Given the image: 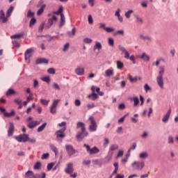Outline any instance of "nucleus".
I'll use <instances>...</instances> for the list:
<instances>
[{
	"mask_svg": "<svg viewBox=\"0 0 178 178\" xmlns=\"http://www.w3.org/2000/svg\"><path fill=\"white\" fill-rule=\"evenodd\" d=\"M76 129H81V131H79L76 134L77 141H83L87 136H88V132L86 131V124L84 122H78L76 124Z\"/></svg>",
	"mask_w": 178,
	"mask_h": 178,
	"instance_id": "nucleus-1",
	"label": "nucleus"
},
{
	"mask_svg": "<svg viewBox=\"0 0 178 178\" xmlns=\"http://www.w3.org/2000/svg\"><path fill=\"white\" fill-rule=\"evenodd\" d=\"M118 49H120V51H121L122 54H124V58H125V59L131 60V61L134 63V65H136V57L134 56V55L130 56V54L129 53V51H127L126 50V48H124V47L122 45L118 46Z\"/></svg>",
	"mask_w": 178,
	"mask_h": 178,
	"instance_id": "nucleus-2",
	"label": "nucleus"
},
{
	"mask_svg": "<svg viewBox=\"0 0 178 178\" xmlns=\"http://www.w3.org/2000/svg\"><path fill=\"white\" fill-rule=\"evenodd\" d=\"M163 73H165V68L163 67H160V71L159 72V75L156 77V81L158 86L160 87V88H163Z\"/></svg>",
	"mask_w": 178,
	"mask_h": 178,
	"instance_id": "nucleus-3",
	"label": "nucleus"
},
{
	"mask_svg": "<svg viewBox=\"0 0 178 178\" xmlns=\"http://www.w3.org/2000/svg\"><path fill=\"white\" fill-rule=\"evenodd\" d=\"M65 131H66V127H64L60 130H58L56 131L55 134L56 136V141H59L60 143H62L63 138L66 136V135L65 134Z\"/></svg>",
	"mask_w": 178,
	"mask_h": 178,
	"instance_id": "nucleus-4",
	"label": "nucleus"
},
{
	"mask_svg": "<svg viewBox=\"0 0 178 178\" xmlns=\"http://www.w3.org/2000/svg\"><path fill=\"white\" fill-rule=\"evenodd\" d=\"M131 166L134 170H143L145 166V163L144 161H135L132 163Z\"/></svg>",
	"mask_w": 178,
	"mask_h": 178,
	"instance_id": "nucleus-5",
	"label": "nucleus"
},
{
	"mask_svg": "<svg viewBox=\"0 0 178 178\" xmlns=\"http://www.w3.org/2000/svg\"><path fill=\"white\" fill-rule=\"evenodd\" d=\"M44 0H40L36 5V8H40V9L37 12L38 16H41V15L44 13V9L47 8V4H44Z\"/></svg>",
	"mask_w": 178,
	"mask_h": 178,
	"instance_id": "nucleus-6",
	"label": "nucleus"
},
{
	"mask_svg": "<svg viewBox=\"0 0 178 178\" xmlns=\"http://www.w3.org/2000/svg\"><path fill=\"white\" fill-rule=\"evenodd\" d=\"M88 120L90 122V124L89 126L90 131H97V127H98V125H97V122L95 121V119H94V117H89Z\"/></svg>",
	"mask_w": 178,
	"mask_h": 178,
	"instance_id": "nucleus-7",
	"label": "nucleus"
},
{
	"mask_svg": "<svg viewBox=\"0 0 178 178\" xmlns=\"http://www.w3.org/2000/svg\"><path fill=\"white\" fill-rule=\"evenodd\" d=\"M83 147L86 148V151L88 154H90V155H93L94 154H98L99 152V149H98V147H97L96 146L91 148L90 145L84 144Z\"/></svg>",
	"mask_w": 178,
	"mask_h": 178,
	"instance_id": "nucleus-8",
	"label": "nucleus"
},
{
	"mask_svg": "<svg viewBox=\"0 0 178 178\" xmlns=\"http://www.w3.org/2000/svg\"><path fill=\"white\" fill-rule=\"evenodd\" d=\"M65 150L67 152L68 156H72V155H74V154H76L77 152V150H76L72 145H66Z\"/></svg>",
	"mask_w": 178,
	"mask_h": 178,
	"instance_id": "nucleus-9",
	"label": "nucleus"
},
{
	"mask_svg": "<svg viewBox=\"0 0 178 178\" xmlns=\"http://www.w3.org/2000/svg\"><path fill=\"white\" fill-rule=\"evenodd\" d=\"M15 140L18 141V143H27V141H29V134H20L15 137Z\"/></svg>",
	"mask_w": 178,
	"mask_h": 178,
	"instance_id": "nucleus-10",
	"label": "nucleus"
},
{
	"mask_svg": "<svg viewBox=\"0 0 178 178\" xmlns=\"http://www.w3.org/2000/svg\"><path fill=\"white\" fill-rule=\"evenodd\" d=\"M60 102V99H54L51 106H50V113L52 115H56V106H58V104Z\"/></svg>",
	"mask_w": 178,
	"mask_h": 178,
	"instance_id": "nucleus-11",
	"label": "nucleus"
},
{
	"mask_svg": "<svg viewBox=\"0 0 178 178\" xmlns=\"http://www.w3.org/2000/svg\"><path fill=\"white\" fill-rule=\"evenodd\" d=\"M58 17H56V15H53L51 18H49L48 19V23L47 25H45L44 29L46 30H48V29H51L52 27V25L54 24V22H57Z\"/></svg>",
	"mask_w": 178,
	"mask_h": 178,
	"instance_id": "nucleus-12",
	"label": "nucleus"
},
{
	"mask_svg": "<svg viewBox=\"0 0 178 178\" xmlns=\"http://www.w3.org/2000/svg\"><path fill=\"white\" fill-rule=\"evenodd\" d=\"M33 54H34V47L26 49L24 53L25 60H29V59H30L31 56H33Z\"/></svg>",
	"mask_w": 178,
	"mask_h": 178,
	"instance_id": "nucleus-13",
	"label": "nucleus"
},
{
	"mask_svg": "<svg viewBox=\"0 0 178 178\" xmlns=\"http://www.w3.org/2000/svg\"><path fill=\"white\" fill-rule=\"evenodd\" d=\"M99 29H103L106 33H112L115 31V29L106 26V24L104 22L99 24Z\"/></svg>",
	"mask_w": 178,
	"mask_h": 178,
	"instance_id": "nucleus-14",
	"label": "nucleus"
},
{
	"mask_svg": "<svg viewBox=\"0 0 178 178\" xmlns=\"http://www.w3.org/2000/svg\"><path fill=\"white\" fill-rule=\"evenodd\" d=\"M75 74H77V76H84L85 73V69L83 65H79L76 67L74 70Z\"/></svg>",
	"mask_w": 178,
	"mask_h": 178,
	"instance_id": "nucleus-15",
	"label": "nucleus"
},
{
	"mask_svg": "<svg viewBox=\"0 0 178 178\" xmlns=\"http://www.w3.org/2000/svg\"><path fill=\"white\" fill-rule=\"evenodd\" d=\"M65 172L67 173V175H70L74 172V168H73V163H68L67 164Z\"/></svg>",
	"mask_w": 178,
	"mask_h": 178,
	"instance_id": "nucleus-16",
	"label": "nucleus"
},
{
	"mask_svg": "<svg viewBox=\"0 0 178 178\" xmlns=\"http://www.w3.org/2000/svg\"><path fill=\"white\" fill-rule=\"evenodd\" d=\"M139 38L140 40H143V41H147L148 42H152V37H151V35H144L143 33H140L139 35Z\"/></svg>",
	"mask_w": 178,
	"mask_h": 178,
	"instance_id": "nucleus-17",
	"label": "nucleus"
},
{
	"mask_svg": "<svg viewBox=\"0 0 178 178\" xmlns=\"http://www.w3.org/2000/svg\"><path fill=\"white\" fill-rule=\"evenodd\" d=\"M171 113H172V108H169L168 112L166 113V114L165 115H163V117L162 118L163 123H168V122L169 121V119L170 118Z\"/></svg>",
	"mask_w": 178,
	"mask_h": 178,
	"instance_id": "nucleus-18",
	"label": "nucleus"
},
{
	"mask_svg": "<svg viewBox=\"0 0 178 178\" xmlns=\"http://www.w3.org/2000/svg\"><path fill=\"white\" fill-rule=\"evenodd\" d=\"M40 123L41 122L40 121H31L27 124V127H29V129H33L34 127H36V126H40Z\"/></svg>",
	"mask_w": 178,
	"mask_h": 178,
	"instance_id": "nucleus-19",
	"label": "nucleus"
},
{
	"mask_svg": "<svg viewBox=\"0 0 178 178\" xmlns=\"http://www.w3.org/2000/svg\"><path fill=\"white\" fill-rule=\"evenodd\" d=\"M10 127L8 131V136L10 137V136H13V133L15 132V125L13 122L9 123Z\"/></svg>",
	"mask_w": 178,
	"mask_h": 178,
	"instance_id": "nucleus-20",
	"label": "nucleus"
},
{
	"mask_svg": "<svg viewBox=\"0 0 178 178\" xmlns=\"http://www.w3.org/2000/svg\"><path fill=\"white\" fill-rule=\"evenodd\" d=\"M48 62H49V60H47L46 58H40L36 60L35 64L36 65H42V63H44L45 65H48Z\"/></svg>",
	"mask_w": 178,
	"mask_h": 178,
	"instance_id": "nucleus-21",
	"label": "nucleus"
},
{
	"mask_svg": "<svg viewBox=\"0 0 178 178\" xmlns=\"http://www.w3.org/2000/svg\"><path fill=\"white\" fill-rule=\"evenodd\" d=\"M113 156V153L108 152L107 156L104 158L105 161L104 163H109V162L112 161Z\"/></svg>",
	"mask_w": 178,
	"mask_h": 178,
	"instance_id": "nucleus-22",
	"label": "nucleus"
},
{
	"mask_svg": "<svg viewBox=\"0 0 178 178\" xmlns=\"http://www.w3.org/2000/svg\"><path fill=\"white\" fill-rule=\"evenodd\" d=\"M140 59H143L145 62L149 61V56L145 53H143L141 56H139Z\"/></svg>",
	"mask_w": 178,
	"mask_h": 178,
	"instance_id": "nucleus-23",
	"label": "nucleus"
},
{
	"mask_svg": "<svg viewBox=\"0 0 178 178\" xmlns=\"http://www.w3.org/2000/svg\"><path fill=\"white\" fill-rule=\"evenodd\" d=\"M115 16H117L119 22H120V23L123 22V17L120 16V9L118 8L115 13Z\"/></svg>",
	"mask_w": 178,
	"mask_h": 178,
	"instance_id": "nucleus-24",
	"label": "nucleus"
},
{
	"mask_svg": "<svg viewBox=\"0 0 178 178\" xmlns=\"http://www.w3.org/2000/svg\"><path fill=\"white\" fill-rule=\"evenodd\" d=\"M93 49L94 51L98 49V51H101V49H102V44H101V42H95V44L93 47Z\"/></svg>",
	"mask_w": 178,
	"mask_h": 178,
	"instance_id": "nucleus-25",
	"label": "nucleus"
},
{
	"mask_svg": "<svg viewBox=\"0 0 178 178\" xmlns=\"http://www.w3.org/2000/svg\"><path fill=\"white\" fill-rule=\"evenodd\" d=\"M67 35L68 37H74L76 35V27L72 28L71 31H68Z\"/></svg>",
	"mask_w": 178,
	"mask_h": 178,
	"instance_id": "nucleus-26",
	"label": "nucleus"
},
{
	"mask_svg": "<svg viewBox=\"0 0 178 178\" xmlns=\"http://www.w3.org/2000/svg\"><path fill=\"white\" fill-rule=\"evenodd\" d=\"M65 23H66L65 15L60 14V22L59 27H63V26H65Z\"/></svg>",
	"mask_w": 178,
	"mask_h": 178,
	"instance_id": "nucleus-27",
	"label": "nucleus"
},
{
	"mask_svg": "<svg viewBox=\"0 0 178 178\" xmlns=\"http://www.w3.org/2000/svg\"><path fill=\"white\" fill-rule=\"evenodd\" d=\"M116 149H119V145L116 144L112 145L109 148L108 152L113 154V151H116Z\"/></svg>",
	"mask_w": 178,
	"mask_h": 178,
	"instance_id": "nucleus-28",
	"label": "nucleus"
},
{
	"mask_svg": "<svg viewBox=\"0 0 178 178\" xmlns=\"http://www.w3.org/2000/svg\"><path fill=\"white\" fill-rule=\"evenodd\" d=\"M88 98H90L92 101H95V99H98L99 97L97 93L92 92L90 95H88Z\"/></svg>",
	"mask_w": 178,
	"mask_h": 178,
	"instance_id": "nucleus-29",
	"label": "nucleus"
},
{
	"mask_svg": "<svg viewBox=\"0 0 178 178\" xmlns=\"http://www.w3.org/2000/svg\"><path fill=\"white\" fill-rule=\"evenodd\" d=\"M25 178H34V172L31 170H28L25 173Z\"/></svg>",
	"mask_w": 178,
	"mask_h": 178,
	"instance_id": "nucleus-30",
	"label": "nucleus"
},
{
	"mask_svg": "<svg viewBox=\"0 0 178 178\" xmlns=\"http://www.w3.org/2000/svg\"><path fill=\"white\" fill-rule=\"evenodd\" d=\"M113 76V70H106L105 72V76L106 77H112Z\"/></svg>",
	"mask_w": 178,
	"mask_h": 178,
	"instance_id": "nucleus-31",
	"label": "nucleus"
},
{
	"mask_svg": "<svg viewBox=\"0 0 178 178\" xmlns=\"http://www.w3.org/2000/svg\"><path fill=\"white\" fill-rule=\"evenodd\" d=\"M135 17L136 19V22L138 23V24H144V19L142 17L136 15Z\"/></svg>",
	"mask_w": 178,
	"mask_h": 178,
	"instance_id": "nucleus-32",
	"label": "nucleus"
},
{
	"mask_svg": "<svg viewBox=\"0 0 178 178\" xmlns=\"http://www.w3.org/2000/svg\"><path fill=\"white\" fill-rule=\"evenodd\" d=\"M148 158V153L146 152H143L139 154L140 159H147Z\"/></svg>",
	"mask_w": 178,
	"mask_h": 178,
	"instance_id": "nucleus-33",
	"label": "nucleus"
},
{
	"mask_svg": "<svg viewBox=\"0 0 178 178\" xmlns=\"http://www.w3.org/2000/svg\"><path fill=\"white\" fill-rule=\"evenodd\" d=\"M13 9L15 8L13 6H10L6 11V16L7 17H10V15H12V12H13Z\"/></svg>",
	"mask_w": 178,
	"mask_h": 178,
	"instance_id": "nucleus-34",
	"label": "nucleus"
},
{
	"mask_svg": "<svg viewBox=\"0 0 178 178\" xmlns=\"http://www.w3.org/2000/svg\"><path fill=\"white\" fill-rule=\"evenodd\" d=\"M132 100L134 101V106H138V104H140V99H138V97H134L132 98Z\"/></svg>",
	"mask_w": 178,
	"mask_h": 178,
	"instance_id": "nucleus-35",
	"label": "nucleus"
},
{
	"mask_svg": "<svg viewBox=\"0 0 178 178\" xmlns=\"http://www.w3.org/2000/svg\"><path fill=\"white\" fill-rule=\"evenodd\" d=\"M45 127H47V122L43 123L40 127H39L37 129L38 133H41Z\"/></svg>",
	"mask_w": 178,
	"mask_h": 178,
	"instance_id": "nucleus-36",
	"label": "nucleus"
},
{
	"mask_svg": "<svg viewBox=\"0 0 178 178\" xmlns=\"http://www.w3.org/2000/svg\"><path fill=\"white\" fill-rule=\"evenodd\" d=\"M15 113L14 110L11 111L10 113H6V112L4 113L5 118H11V116H15Z\"/></svg>",
	"mask_w": 178,
	"mask_h": 178,
	"instance_id": "nucleus-37",
	"label": "nucleus"
},
{
	"mask_svg": "<svg viewBox=\"0 0 178 178\" xmlns=\"http://www.w3.org/2000/svg\"><path fill=\"white\" fill-rule=\"evenodd\" d=\"M47 177V174L45 172H42V176L40 174H33V178H45Z\"/></svg>",
	"mask_w": 178,
	"mask_h": 178,
	"instance_id": "nucleus-38",
	"label": "nucleus"
},
{
	"mask_svg": "<svg viewBox=\"0 0 178 178\" xmlns=\"http://www.w3.org/2000/svg\"><path fill=\"white\" fill-rule=\"evenodd\" d=\"M30 101H33V97H31V95H29L26 98V100L23 102L24 106H27V104H29V102H30Z\"/></svg>",
	"mask_w": 178,
	"mask_h": 178,
	"instance_id": "nucleus-39",
	"label": "nucleus"
},
{
	"mask_svg": "<svg viewBox=\"0 0 178 178\" xmlns=\"http://www.w3.org/2000/svg\"><path fill=\"white\" fill-rule=\"evenodd\" d=\"M62 12H63V7H60L57 11L53 12V15H63Z\"/></svg>",
	"mask_w": 178,
	"mask_h": 178,
	"instance_id": "nucleus-40",
	"label": "nucleus"
},
{
	"mask_svg": "<svg viewBox=\"0 0 178 178\" xmlns=\"http://www.w3.org/2000/svg\"><path fill=\"white\" fill-rule=\"evenodd\" d=\"M108 44L110 47H114L115 45V40H113V38H108Z\"/></svg>",
	"mask_w": 178,
	"mask_h": 178,
	"instance_id": "nucleus-41",
	"label": "nucleus"
},
{
	"mask_svg": "<svg viewBox=\"0 0 178 178\" xmlns=\"http://www.w3.org/2000/svg\"><path fill=\"white\" fill-rule=\"evenodd\" d=\"M92 163L94 165H97L98 166H102V162H101V161L99 159L92 160Z\"/></svg>",
	"mask_w": 178,
	"mask_h": 178,
	"instance_id": "nucleus-42",
	"label": "nucleus"
},
{
	"mask_svg": "<svg viewBox=\"0 0 178 178\" xmlns=\"http://www.w3.org/2000/svg\"><path fill=\"white\" fill-rule=\"evenodd\" d=\"M23 37V34H15L10 36L12 40H16V38H22Z\"/></svg>",
	"mask_w": 178,
	"mask_h": 178,
	"instance_id": "nucleus-43",
	"label": "nucleus"
},
{
	"mask_svg": "<svg viewBox=\"0 0 178 178\" xmlns=\"http://www.w3.org/2000/svg\"><path fill=\"white\" fill-rule=\"evenodd\" d=\"M15 90L10 88L6 93V95H7V97H9V95H13V94H15Z\"/></svg>",
	"mask_w": 178,
	"mask_h": 178,
	"instance_id": "nucleus-44",
	"label": "nucleus"
},
{
	"mask_svg": "<svg viewBox=\"0 0 178 178\" xmlns=\"http://www.w3.org/2000/svg\"><path fill=\"white\" fill-rule=\"evenodd\" d=\"M44 27H45V22H42L41 24L39 26L38 32L39 33H42V31L44 30Z\"/></svg>",
	"mask_w": 178,
	"mask_h": 178,
	"instance_id": "nucleus-45",
	"label": "nucleus"
},
{
	"mask_svg": "<svg viewBox=\"0 0 178 178\" xmlns=\"http://www.w3.org/2000/svg\"><path fill=\"white\" fill-rule=\"evenodd\" d=\"M42 81H44L45 83H47V84H49L51 83V79L49 76H44L42 78Z\"/></svg>",
	"mask_w": 178,
	"mask_h": 178,
	"instance_id": "nucleus-46",
	"label": "nucleus"
},
{
	"mask_svg": "<svg viewBox=\"0 0 178 178\" xmlns=\"http://www.w3.org/2000/svg\"><path fill=\"white\" fill-rule=\"evenodd\" d=\"M124 35V31L123 29L117 31L115 33H114V35Z\"/></svg>",
	"mask_w": 178,
	"mask_h": 178,
	"instance_id": "nucleus-47",
	"label": "nucleus"
},
{
	"mask_svg": "<svg viewBox=\"0 0 178 178\" xmlns=\"http://www.w3.org/2000/svg\"><path fill=\"white\" fill-rule=\"evenodd\" d=\"M83 42L85 44H91V42H92V39L89 38H86L83 39Z\"/></svg>",
	"mask_w": 178,
	"mask_h": 178,
	"instance_id": "nucleus-48",
	"label": "nucleus"
},
{
	"mask_svg": "<svg viewBox=\"0 0 178 178\" xmlns=\"http://www.w3.org/2000/svg\"><path fill=\"white\" fill-rule=\"evenodd\" d=\"M33 168L35 170H38V169H41V163L40 162H37L34 166Z\"/></svg>",
	"mask_w": 178,
	"mask_h": 178,
	"instance_id": "nucleus-49",
	"label": "nucleus"
},
{
	"mask_svg": "<svg viewBox=\"0 0 178 178\" xmlns=\"http://www.w3.org/2000/svg\"><path fill=\"white\" fill-rule=\"evenodd\" d=\"M40 102L42 105L47 106L49 104V100H47L45 99H41Z\"/></svg>",
	"mask_w": 178,
	"mask_h": 178,
	"instance_id": "nucleus-50",
	"label": "nucleus"
},
{
	"mask_svg": "<svg viewBox=\"0 0 178 178\" xmlns=\"http://www.w3.org/2000/svg\"><path fill=\"white\" fill-rule=\"evenodd\" d=\"M168 144H175V139L173 138V136H168Z\"/></svg>",
	"mask_w": 178,
	"mask_h": 178,
	"instance_id": "nucleus-51",
	"label": "nucleus"
},
{
	"mask_svg": "<svg viewBox=\"0 0 178 178\" xmlns=\"http://www.w3.org/2000/svg\"><path fill=\"white\" fill-rule=\"evenodd\" d=\"M1 23H6L8 22V17H0Z\"/></svg>",
	"mask_w": 178,
	"mask_h": 178,
	"instance_id": "nucleus-52",
	"label": "nucleus"
},
{
	"mask_svg": "<svg viewBox=\"0 0 178 178\" xmlns=\"http://www.w3.org/2000/svg\"><path fill=\"white\" fill-rule=\"evenodd\" d=\"M133 10H128L127 13H125V16L127 19H130V15H131V13H133Z\"/></svg>",
	"mask_w": 178,
	"mask_h": 178,
	"instance_id": "nucleus-53",
	"label": "nucleus"
},
{
	"mask_svg": "<svg viewBox=\"0 0 178 178\" xmlns=\"http://www.w3.org/2000/svg\"><path fill=\"white\" fill-rule=\"evenodd\" d=\"M51 149L53 152H54L55 155H58L59 151L58 150V148L56 147H55L54 145H51Z\"/></svg>",
	"mask_w": 178,
	"mask_h": 178,
	"instance_id": "nucleus-54",
	"label": "nucleus"
},
{
	"mask_svg": "<svg viewBox=\"0 0 178 178\" xmlns=\"http://www.w3.org/2000/svg\"><path fill=\"white\" fill-rule=\"evenodd\" d=\"M36 22H37V19H35V17H32L29 24L30 27H31V26H33V24H35Z\"/></svg>",
	"mask_w": 178,
	"mask_h": 178,
	"instance_id": "nucleus-55",
	"label": "nucleus"
},
{
	"mask_svg": "<svg viewBox=\"0 0 178 178\" xmlns=\"http://www.w3.org/2000/svg\"><path fill=\"white\" fill-rule=\"evenodd\" d=\"M12 44L14 45V47H16V48H20V44L16 40H13Z\"/></svg>",
	"mask_w": 178,
	"mask_h": 178,
	"instance_id": "nucleus-56",
	"label": "nucleus"
},
{
	"mask_svg": "<svg viewBox=\"0 0 178 178\" xmlns=\"http://www.w3.org/2000/svg\"><path fill=\"white\" fill-rule=\"evenodd\" d=\"M117 66H118V69H123V66H124L123 63H122L121 61L118 60L117 61Z\"/></svg>",
	"mask_w": 178,
	"mask_h": 178,
	"instance_id": "nucleus-57",
	"label": "nucleus"
},
{
	"mask_svg": "<svg viewBox=\"0 0 178 178\" xmlns=\"http://www.w3.org/2000/svg\"><path fill=\"white\" fill-rule=\"evenodd\" d=\"M47 72L49 74H55V68H49Z\"/></svg>",
	"mask_w": 178,
	"mask_h": 178,
	"instance_id": "nucleus-58",
	"label": "nucleus"
},
{
	"mask_svg": "<svg viewBox=\"0 0 178 178\" xmlns=\"http://www.w3.org/2000/svg\"><path fill=\"white\" fill-rule=\"evenodd\" d=\"M34 16V13L31 10H29L27 13V17H33Z\"/></svg>",
	"mask_w": 178,
	"mask_h": 178,
	"instance_id": "nucleus-59",
	"label": "nucleus"
},
{
	"mask_svg": "<svg viewBox=\"0 0 178 178\" xmlns=\"http://www.w3.org/2000/svg\"><path fill=\"white\" fill-rule=\"evenodd\" d=\"M74 105L75 106H80V105H81V102L80 101V99H75Z\"/></svg>",
	"mask_w": 178,
	"mask_h": 178,
	"instance_id": "nucleus-60",
	"label": "nucleus"
},
{
	"mask_svg": "<svg viewBox=\"0 0 178 178\" xmlns=\"http://www.w3.org/2000/svg\"><path fill=\"white\" fill-rule=\"evenodd\" d=\"M38 81L37 79L33 80V88H38Z\"/></svg>",
	"mask_w": 178,
	"mask_h": 178,
	"instance_id": "nucleus-61",
	"label": "nucleus"
},
{
	"mask_svg": "<svg viewBox=\"0 0 178 178\" xmlns=\"http://www.w3.org/2000/svg\"><path fill=\"white\" fill-rule=\"evenodd\" d=\"M108 144H109V139L108 138H105L104 143L103 144L104 147H108Z\"/></svg>",
	"mask_w": 178,
	"mask_h": 178,
	"instance_id": "nucleus-62",
	"label": "nucleus"
},
{
	"mask_svg": "<svg viewBox=\"0 0 178 178\" xmlns=\"http://www.w3.org/2000/svg\"><path fill=\"white\" fill-rule=\"evenodd\" d=\"M49 158V154L48 153H44L42 155V159H48Z\"/></svg>",
	"mask_w": 178,
	"mask_h": 178,
	"instance_id": "nucleus-63",
	"label": "nucleus"
},
{
	"mask_svg": "<svg viewBox=\"0 0 178 178\" xmlns=\"http://www.w3.org/2000/svg\"><path fill=\"white\" fill-rule=\"evenodd\" d=\"M54 163H50L47 165V170H51L54 168Z\"/></svg>",
	"mask_w": 178,
	"mask_h": 178,
	"instance_id": "nucleus-64",
	"label": "nucleus"
}]
</instances>
